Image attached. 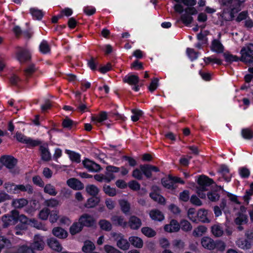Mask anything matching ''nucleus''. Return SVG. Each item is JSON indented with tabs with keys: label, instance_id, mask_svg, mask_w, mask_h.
Masks as SVG:
<instances>
[{
	"label": "nucleus",
	"instance_id": "56",
	"mask_svg": "<svg viewBox=\"0 0 253 253\" xmlns=\"http://www.w3.org/2000/svg\"><path fill=\"white\" fill-rule=\"evenodd\" d=\"M223 56L227 62L237 61L240 60L237 56L233 55L227 52L224 53Z\"/></svg>",
	"mask_w": 253,
	"mask_h": 253
},
{
	"label": "nucleus",
	"instance_id": "64",
	"mask_svg": "<svg viewBox=\"0 0 253 253\" xmlns=\"http://www.w3.org/2000/svg\"><path fill=\"white\" fill-rule=\"evenodd\" d=\"M74 125L75 123L68 118L64 119L62 122V126L65 128H71Z\"/></svg>",
	"mask_w": 253,
	"mask_h": 253
},
{
	"label": "nucleus",
	"instance_id": "22",
	"mask_svg": "<svg viewBox=\"0 0 253 253\" xmlns=\"http://www.w3.org/2000/svg\"><path fill=\"white\" fill-rule=\"evenodd\" d=\"M28 203V200L25 198H19L13 199L11 205L15 209H21L26 206Z\"/></svg>",
	"mask_w": 253,
	"mask_h": 253
},
{
	"label": "nucleus",
	"instance_id": "27",
	"mask_svg": "<svg viewBox=\"0 0 253 253\" xmlns=\"http://www.w3.org/2000/svg\"><path fill=\"white\" fill-rule=\"evenodd\" d=\"M12 246V244L10 240L4 236L0 237V253L2 249L4 248L10 249Z\"/></svg>",
	"mask_w": 253,
	"mask_h": 253
},
{
	"label": "nucleus",
	"instance_id": "54",
	"mask_svg": "<svg viewBox=\"0 0 253 253\" xmlns=\"http://www.w3.org/2000/svg\"><path fill=\"white\" fill-rule=\"evenodd\" d=\"M162 183L165 187L168 189L173 188V184L171 179V176H169V178L163 179L162 180Z\"/></svg>",
	"mask_w": 253,
	"mask_h": 253
},
{
	"label": "nucleus",
	"instance_id": "52",
	"mask_svg": "<svg viewBox=\"0 0 253 253\" xmlns=\"http://www.w3.org/2000/svg\"><path fill=\"white\" fill-rule=\"evenodd\" d=\"M187 216L188 218L192 222L198 223V219L197 216L195 215V209L194 208H190L187 211Z\"/></svg>",
	"mask_w": 253,
	"mask_h": 253
},
{
	"label": "nucleus",
	"instance_id": "59",
	"mask_svg": "<svg viewBox=\"0 0 253 253\" xmlns=\"http://www.w3.org/2000/svg\"><path fill=\"white\" fill-rule=\"evenodd\" d=\"M59 205V202L57 200L51 198L49 200L45 201V205L50 207L54 208L57 207Z\"/></svg>",
	"mask_w": 253,
	"mask_h": 253
},
{
	"label": "nucleus",
	"instance_id": "19",
	"mask_svg": "<svg viewBox=\"0 0 253 253\" xmlns=\"http://www.w3.org/2000/svg\"><path fill=\"white\" fill-rule=\"evenodd\" d=\"M15 194H18L21 192H27L29 194H32L33 193V188L30 184H18L15 186Z\"/></svg>",
	"mask_w": 253,
	"mask_h": 253
},
{
	"label": "nucleus",
	"instance_id": "60",
	"mask_svg": "<svg viewBox=\"0 0 253 253\" xmlns=\"http://www.w3.org/2000/svg\"><path fill=\"white\" fill-rule=\"evenodd\" d=\"M132 176L135 179L141 180L143 178V172L140 169H135L132 171Z\"/></svg>",
	"mask_w": 253,
	"mask_h": 253
},
{
	"label": "nucleus",
	"instance_id": "1",
	"mask_svg": "<svg viewBox=\"0 0 253 253\" xmlns=\"http://www.w3.org/2000/svg\"><path fill=\"white\" fill-rule=\"evenodd\" d=\"M213 182V180L207 176L204 175L200 176L198 180L197 193L201 199L206 198L205 192L209 190V188Z\"/></svg>",
	"mask_w": 253,
	"mask_h": 253
},
{
	"label": "nucleus",
	"instance_id": "63",
	"mask_svg": "<svg viewBox=\"0 0 253 253\" xmlns=\"http://www.w3.org/2000/svg\"><path fill=\"white\" fill-rule=\"evenodd\" d=\"M11 199V197L4 191L0 192V203H3Z\"/></svg>",
	"mask_w": 253,
	"mask_h": 253
},
{
	"label": "nucleus",
	"instance_id": "17",
	"mask_svg": "<svg viewBox=\"0 0 253 253\" xmlns=\"http://www.w3.org/2000/svg\"><path fill=\"white\" fill-rule=\"evenodd\" d=\"M67 185L75 190H81L84 188V185L77 179L72 178L67 181Z\"/></svg>",
	"mask_w": 253,
	"mask_h": 253
},
{
	"label": "nucleus",
	"instance_id": "53",
	"mask_svg": "<svg viewBox=\"0 0 253 253\" xmlns=\"http://www.w3.org/2000/svg\"><path fill=\"white\" fill-rule=\"evenodd\" d=\"M193 19V17L187 13L183 14L181 16V21L186 25L191 24Z\"/></svg>",
	"mask_w": 253,
	"mask_h": 253
},
{
	"label": "nucleus",
	"instance_id": "39",
	"mask_svg": "<svg viewBox=\"0 0 253 253\" xmlns=\"http://www.w3.org/2000/svg\"><path fill=\"white\" fill-rule=\"evenodd\" d=\"M100 199L98 197L93 196L88 199L85 207L87 208H91L96 206L99 202Z\"/></svg>",
	"mask_w": 253,
	"mask_h": 253
},
{
	"label": "nucleus",
	"instance_id": "61",
	"mask_svg": "<svg viewBox=\"0 0 253 253\" xmlns=\"http://www.w3.org/2000/svg\"><path fill=\"white\" fill-rule=\"evenodd\" d=\"M104 249L106 253H122L115 247L110 245L104 246Z\"/></svg>",
	"mask_w": 253,
	"mask_h": 253
},
{
	"label": "nucleus",
	"instance_id": "50",
	"mask_svg": "<svg viewBox=\"0 0 253 253\" xmlns=\"http://www.w3.org/2000/svg\"><path fill=\"white\" fill-rule=\"evenodd\" d=\"M247 222V216L243 213H240L235 218V222L237 225H242Z\"/></svg>",
	"mask_w": 253,
	"mask_h": 253
},
{
	"label": "nucleus",
	"instance_id": "38",
	"mask_svg": "<svg viewBox=\"0 0 253 253\" xmlns=\"http://www.w3.org/2000/svg\"><path fill=\"white\" fill-rule=\"evenodd\" d=\"M16 253H36L30 246L22 245L18 246Z\"/></svg>",
	"mask_w": 253,
	"mask_h": 253
},
{
	"label": "nucleus",
	"instance_id": "5",
	"mask_svg": "<svg viewBox=\"0 0 253 253\" xmlns=\"http://www.w3.org/2000/svg\"><path fill=\"white\" fill-rule=\"evenodd\" d=\"M45 244L43 241V237L39 235H35L34 237L33 242L31 243L30 246L34 251H42L44 248Z\"/></svg>",
	"mask_w": 253,
	"mask_h": 253
},
{
	"label": "nucleus",
	"instance_id": "44",
	"mask_svg": "<svg viewBox=\"0 0 253 253\" xmlns=\"http://www.w3.org/2000/svg\"><path fill=\"white\" fill-rule=\"evenodd\" d=\"M211 232L215 237H220L223 233V229L219 225H214L211 227Z\"/></svg>",
	"mask_w": 253,
	"mask_h": 253
},
{
	"label": "nucleus",
	"instance_id": "45",
	"mask_svg": "<svg viewBox=\"0 0 253 253\" xmlns=\"http://www.w3.org/2000/svg\"><path fill=\"white\" fill-rule=\"evenodd\" d=\"M30 13L34 18L38 20L41 19L43 15V13L41 10L36 8H31Z\"/></svg>",
	"mask_w": 253,
	"mask_h": 253
},
{
	"label": "nucleus",
	"instance_id": "26",
	"mask_svg": "<svg viewBox=\"0 0 253 253\" xmlns=\"http://www.w3.org/2000/svg\"><path fill=\"white\" fill-rule=\"evenodd\" d=\"M123 81L130 85H136L139 82V78L135 75H128L124 78Z\"/></svg>",
	"mask_w": 253,
	"mask_h": 253
},
{
	"label": "nucleus",
	"instance_id": "14",
	"mask_svg": "<svg viewBox=\"0 0 253 253\" xmlns=\"http://www.w3.org/2000/svg\"><path fill=\"white\" fill-rule=\"evenodd\" d=\"M47 243L48 246L53 250L56 252H61L62 250V247L59 241L54 238H51L47 240Z\"/></svg>",
	"mask_w": 253,
	"mask_h": 253
},
{
	"label": "nucleus",
	"instance_id": "62",
	"mask_svg": "<svg viewBox=\"0 0 253 253\" xmlns=\"http://www.w3.org/2000/svg\"><path fill=\"white\" fill-rule=\"evenodd\" d=\"M32 180L35 184L41 187L44 186V182L40 176L37 175L34 176L32 178Z\"/></svg>",
	"mask_w": 253,
	"mask_h": 253
},
{
	"label": "nucleus",
	"instance_id": "24",
	"mask_svg": "<svg viewBox=\"0 0 253 253\" xmlns=\"http://www.w3.org/2000/svg\"><path fill=\"white\" fill-rule=\"evenodd\" d=\"M150 217L152 220L161 221L164 219L163 213L158 210H152L149 212Z\"/></svg>",
	"mask_w": 253,
	"mask_h": 253
},
{
	"label": "nucleus",
	"instance_id": "6",
	"mask_svg": "<svg viewBox=\"0 0 253 253\" xmlns=\"http://www.w3.org/2000/svg\"><path fill=\"white\" fill-rule=\"evenodd\" d=\"M112 235L117 241V246L118 248L123 250H127L129 249V242L121 234L114 233Z\"/></svg>",
	"mask_w": 253,
	"mask_h": 253
},
{
	"label": "nucleus",
	"instance_id": "41",
	"mask_svg": "<svg viewBox=\"0 0 253 253\" xmlns=\"http://www.w3.org/2000/svg\"><path fill=\"white\" fill-rule=\"evenodd\" d=\"M150 197L155 201L161 204H165V199L156 192H152L150 194Z\"/></svg>",
	"mask_w": 253,
	"mask_h": 253
},
{
	"label": "nucleus",
	"instance_id": "13",
	"mask_svg": "<svg viewBox=\"0 0 253 253\" xmlns=\"http://www.w3.org/2000/svg\"><path fill=\"white\" fill-rule=\"evenodd\" d=\"M211 51L217 53H221L224 51V47L219 40H213L211 45Z\"/></svg>",
	"mask_w": 253,
	"mask_h": 253
},
{
	"label": "nucleus",
	"instance_id": "20",
	"mask_svg": "<svg viewBox=\"0 0 253 253\" xmlns=\"http://www.w3.org/2000/svg\"><path fill=\"white\" fill-rule=\"evenodd\" d=\"M141 221L138 217L135 216H131L130 217L128 221V225L131 229L136 230L141 226Z\"/></svg>",
	"mask_w": 253,
	"mask_h": 253
},
{
	"label": "nucleus",
	"instance_id": "43",
	"mask_svg": "<svg viewBox=\"0 0 253 253\" xmlns=\"http://www.w3.org/2000/svg\"><path fill=\"white\" fill-rule=\"evenodd\" d=\"M179 225L180 228L185 232L190 231L192 229V226L191 223L185 219L182 220Z\"/></svg>",
	"mask_w": 253,
	"mask_h": 253
},
{
	"label": "nucleus",
	"instance_id": "23",
	"mask_svg": "<svg viewBox=\"0 0 253 253\" xmlns=\"http://www.w3.org/2000/svg\"><path fill=\"white\" fill-rule=\"evenodd\" d=\"M208 211L203 209H200L197 213L198 221H200L204 223H209L210 219L207 217Z\"/></svg>",
	"mask_w": 253,
	"mask_h": 253
},
{
	"label": "nucleus",
	"instance_id": "46",
	"mask_svg": "<svg viewBox=\"0 0 253 253\" xmlns=\"http://www.w3.org/2000/svg\"><path fill=\"white\" fill-rule=\"evenodd\" d=\"M40 50L43 54H46L50 52V46L46 41H42L40 45Z\"/></svg>",
	"mask_w": 253,
	"mask_h": 253
},
{
	"label": "nucleus",
	"instance_id": "3",
	"mask_svg": "<svg viewBox=\"0 0 253 253\" xmlns=\"http://www.w3.org/2000/svg\"><path fill=\"white\" fill-rule=\"evenodd\" d=\"M19 218V212L16 210H12L9 214L3 215L1 217V220L4 227L16 224Z\"/></svg>",
	"mask_w": 253,
	"mask_h": 253
},
{
	"label": "nucleus",
	"instance_id": "15",
	"mask_svg": "<svg viewBox=\"0 0 253 253\" xmlns=\"http://www.w3.org/2000/svg\"><path fill=\"white\" fill-rule=\"evenodd\" d=\"M83 164L85 168L90 171H98L100 170L101 169L99 165L88 159L84 160L83 162Z\"/></svg>",
	"mask_w": 253,
	"mask_h": 253
},
{
	"label": "nucleus",
	"instance_id": "37",
	"mask_svg": "<svg viewBox=\"0 0 253 253\" xmlns=\"http://www.w3.org/2000/svg\"><path fill=\"white\" fill-rule=\"evenodd\" d=\"M100 228L103 230L109 231L112 229V224L106 219H101L99 222Z\"/></svg>",
	"mask_w": 253,
	"mask_h": 253
},
{
	"label": "nucleus",
	"instance_id": "29",
	"mask_svg": "<svg viewBox=\"0 0 253 253\" xmlns=\"http://www.w3.org/2000/svg\"><path fill=\"white\" fill-rule=\"evenodd\" d=\"M129 241L135 248H141L143 247V240L139 237L136 236L130 237L129 238Z\"/></svg>",
	"mask_w": 253,
	"mask_h": 253
},
{
	"label": "nucleus",
	"instance_id": "36",
	"mask_svg": "<svg viewBox=\"0 0 253 253\" xmlns=\"http://www.w3.org/2000/svg\"><path fill=\"white\" fill-rule=\"evenodd\" d=\"M207 230V228L203 225L199 226L193 231V235L196 237L202 236Z\"/></svg>",
	"mask_w": 253,
	"mask_h": 253
},
{
	"label": "nucleus",
	"instance_id": "16",
	"mask_svg": "<svg viewBox=\"0 0 253 253\" xmlns=\"http://www.w3.org/2000/svg\"><path fill=\"white\" fill-rule=\"evenodd\" d=\"M108 115L106 112H102L97 116H92L91 120L97 126H99L101 123L106 120Z\"/></svg>",
	"mask_w": 253,
	"mask_h": 253
},
{
	"label": "nucleus",
	"instance_id": "28",
	"mask_svg": "<svg viewBox=\"0 0 253 253\" xmlns=\"http://www.w3.org/2000/svg\"><path fill=\"white\" fill-rule=\"evenodd\" d=\"M43 187L44 192L50 196H55L58 193L54 186L50 183L46 184Z\"/></svg>",
	"mask_w": 253,
	"mask_h": 253
},
{
	"label": "nucleus",
	"instance_id": "55",
	"mask_svg": "<svg viewBox=\"0 0 253 253\" xmlns=\"http://www.w3.org/2000/svg\"><path fill=\"white\" fill-rule=\"evenodd\" d=\"M104 192L110 196H114L116 195V191L115 188L111 187L109 185H105L103 187Z\"/></svg>",
	"mask_w": 253,
	"mask_h": 253
},
{
	"label": "nucleus",
	"instance_id": "51",
	"mask_svg": "<svg viewBox=\"0 0 253 253\" xmlns=\"http://www.w3.org/2000/svg\"><path fill=\"white\" fill-rule=\"evenodd\" d=\"M131 112L133 115L131 116V120L133 122L137 121L139 119L140 117L143 114L142 111L136 109H132Z\"/></svg>",
	"mask_w": 253,
	"mask_h": 253
},
{
	"label": "nucleus",
	"instance_id": "30",
	"mask_svg": "<svg viewBox=\"0 0 253 253\" xmlns=\"http://www.w3.org/2000/svg\"><path fill=\"white\" fill-rule=\"evenodd\" d=\"M40 150L41 153L42 159L44 161H49L51 158V155L46 146H41Z\"/></svg>",
	"mask_w": 253,
	"mask_h": 253
},
{
	"label": "nucleus",
	"instance_id": "8",
	"mask_svg": "<svg viewBox=\"0 0 253 253\" xmlns=\"http://www.w3.org/2000/svg\"><path fill=\"white\" fill-rule=\"evenodd\" d=\"M201 243L205 249L209 250H213L216 247V243L213 240L207 236L202 238Z\"/></svg>",
	"mask_w": 253,
	"mask_h": 253
},
{
	"label": "nucleus",
	"instance_id": "47",
	"mask_svg": "<svg viewBox=\"0 0 253 253\" xmlns=\"http://www.w3.org/2000/svg\"><path fill=\"white\" fill-rule=\"evenodd\" d=\"M86 191L89 195L93 196L97 195L99 191L97 186L94 185H89L86 187Z\"/></svg>",
	"mask_w": 253,
	"mask_h": 253
},
{
	"label": "nucleus",
	"instance_id": "2",
	"mask_svg": "<svg viewBox=\"0 0 253 253\" xmlns=\"http://www.w3.org/2000/svg\"><path fill=\"white\" fill-rule=\"evenodd\" d=\"M240 60L249 65H253V43L246 44L240 50Z\"/></svg>",
	"mask_w": 253,
	"mask_h": 253
},
{
	"label": "nucleus",
	"instance_id": "34",
	"mask_svg": "<svg viewBox=\"0 0 253 253\" xmlns=\"http://www.w3.org/2000/svg\"><path fill=\"white\" fill-rule=\"evenodd\" d=\"M219 172L224 177L226 181L228 182L230 180L231 176L227 167L225 165H221L219 169Z\"/></svg>",
	"mask_w": 253,
	"mask_h": 253
},
{
	"label": "nucleus",
	"instance_id": "33",
	"mask_svg": "<svg viewBox=\"0 0 253 253\" xmlns=\"http://www.w3.org/2000/svg\"><path fill=\"white\" fill-rule=\"evenodd\" d=\"M95 249L94 244L90 241H86L84 242L82 247V251L85 253H90Z\"/></svg>",
	"mask_w": 253,
	"mask_h": 253
},
{
	"label": "nucleus",
	"instance_id": "31",
	"mask_svg": "<svg viewBox=\"0 0 253 253\" xmlns=\"http://www.w3.org/2000/svg\"><path fill=\"white\" fill-rule=\"evenodd\" d=\"M236 244L239 248L244 250L249 249L251 247L250 242L245 239H239L236 241Z\"/></svg>",
	"mask_w": 253,
	"mask_h": 253
},
{
	"label": "nucleus",
	"instance_id": "11",
	"mask_svg": "<svg viewBox=\"0 0 253 253\" xmlns=\"http://www.w3.org/2000/svg\"><path fill=\"white\" fill-rule=\"evenodd\" d=\"M1 161L3 165L10 169H13L17 163L16 160L10 156H3Z\"/></svg>",
	"mask_w": 253,
	"mask_h": 253
},
{
	"label": "nucleus",
	"instance_id": "48",
	"mask_svg": "<svg viewBox=\"0 0 253 253\" xmlns=\"http://www.w3.org/2000/svg\"><path fill=\"white\" fill-rule=\"evenodd\" d=\"M242 137L246 139H251L253 137V131L249 128H243L241 131Z\"/></svg>",
	"mask_w": 253,
	"mask_h": 253
},
{
	"label": "nucleus",
	"instance_id": "4",
	"mask_svg": "<svg viewBox=\"0 0 253 253\" xmlns=\"http://www.w3.org/2000/svg\"><path fill=\"white\" fill-rule=\"evenodd\" d=\"M15 137L19 142L25 143L28 146L35 147L40 144V142L39 141L33 140L30 137H27L20 132H17Z\"/></svg>",
	"mask_w": 253,
	"mask_h": 253
},
{
	"label": "nucleus",
	"instance_id": "9",
	"mask_svg": "<svg viewBox=\"0 0 253 253\" xmlns=\"http://www.w3.org/2000/svg\"><path fill=\"white\" fill-rule=\"evenodd\" d=\"M237 11L234 8L229 9H224L222 12L221 16L222 18L227 21H232L235 17V14Z\"/></svg>",
	"mask_w": 253,
	"mask_h": 253
},
{
	"label": "nucleus",
	"instance_id": "42",
	"mask_svg": "<svg viewBox=\"0 0 253 253\" xmlns=\"http://www.w3.org/2000/svg\"><path fill=\"white\" fill-rule=\"evenodd\" d=\"M141 232L145 236L149 238L153 237L156 234V232L155 230L148 227L142 228Z\"/></svg>",
	"mask_w": 253,
	"mask_h": 253
},
{
	"label": "nucleus",
	"instance_id": "18",
	"mask_svg": "<svg viewBox=\"0 0 253 253\" xmlns=\"http://www.w3.org/2000/svg\"><path fill=\"white\" fill-rule=\"evenodd\" d=\"M113 224L115 225L120 226L123 228L126 227L127 225V222L125 220L124 217L117 215H113L111 218Z\"/></svg>",
	"mask_w": 253,
	"mask_h": 253
},
{
	"label": "nucleus",
	"instance_id": "21",
	"mask_svg": "<svg viewBox=\"0 0 253 253\" xmlns=\"http://www.w3.org/2000/svg\"><path fill=\"white\" fill-rule=\"evenodd\" d=\"M31 58L30 53L27 49H21L17 54V58L20 62H24Z\"/></svg>",
	"mask_w": 253,
	"mask_h": 253
},
{
	"label": "nucleus",
	"instance_id": "32",
	"mask_svg": "<svg viewBox=\"0 0 253 253\" xmlns=\"http://www.w3.org/2000/svg\"><path fill=\"white\" fill-rule=\"evenodd\" d=\"M83 225L80 221L74 223L70 228V232L72 235H75L82 230Z\"/></svg>",
	"mask_w": 253,
	"mask_h": 253
},
{
	"label": "nucleus",
	"instance_id": "25",
	"mask_svg": "<svg viewBox=\"0 0 253 253\" xmlns=\"http://www.w3.org/2000/svg\"><path fill=\"white\" fill-rule=\"evenodd\" d=\"M52 234L60 239H65L68 236L67 232L61 227H55L52 230Z\"/></svg>",
	"mask_w": 253,
	"mask_h": 253
},
{
	"label": "nucleus",
	"instance_id": "7",
	"mask_svg": "<svg viewBox=\"0 0 253 253\" xmlns=\"http://www.w3.org/2000/svg\"><path fill=\"white\" fill-rule=\"evenodd\" d=\"M178 3L176 4L174 6V9L175 11L179 13H182L183 11V7L181 5V3H183L186 6H194L197 2L196 0H174Z\"/></svg>",
	"mask_w": 253,
	"mask_h": 253
},
{
	"label": "nucleus",
	"instance_id": "49",
	"mask_svg": "<svg viewBox=\"0 0 253 253\" xmlns=\"http://www.w3.org/2000/svg\"><path fill=\"white\" fill-rule=\"evenodd\" d=\"M140 169L147 178H150L152 176L151 170L150 169V165H143L140 166Z\"/></svg>",
	"mask_w": 253,
	"mask_h": 253
},
{
	"label": "nucleus",
	"instance_id": "57",
	"mask_svg": "<svg viewBox=\"0 0 253 253\" xmlns=\"http://www.w3.org/2000/svg\"><path fill=\"white\" fill-rule=\"evenodd\" d=\"M50 211L47 208H44L39 212V216L42 220H46L49 216Z\"/></svg>",
	"mask_w": 253,
	"mask_h": 253
},
{
	"label": "nucleus",
	"instance_id": "10",
	"mask_svg": "<svg viewBox=\"0 0 253 253\" xmlns=\"http://www.w3.org/2000/svg\"><path fill=\"white\" fill-rule=\"evenodd\" d=\"M79 221L82 223L83 226L90 227L93 225L94 219L92 216L85 213L83 214L79 218Z\"/></svg>",
	"mask_w": 253,
	"mask_h": 253
},
{
	"label": "nucleus",
	"instance_id": "58",
	"mask_svg": "<svg viewBox=\"0 0 253 253\" xmlns=\"http://www.w3.org/2000/svg\"><path fill=\"white\" fill-rule=\"evenodd\" d=\"M249 18V14L247 11H243L240 12L235 19V20L240 22L244 20H246Z\"/></svg>",
	"mask_w": 253,
	"mask_h": 253
},
{
	"label": "nucleus",
	"instance_id": "35",
	"mask_svg": "<svg viewBox=\"0 0 253 253\" xmlns=\"http://www.w3.org/2000/svg\"><path fill=\"white\" fill-rule=\"evenodd\" d=\"M119 203L122 211L126 214H128L130 208L129 203L125 200H119Z\"/></svg>",
	"mask_w": 253,
	"mask_h": 253
},
{
	"label": "nucleus",
	"instance_id": "12",
	"mask_svg": "<svg viewBox=\"0 0 253 253\" xmlns=\"http://www.w3.org/2000/svg\"><path fill=\"white\" fill-rule=\"evenodd\" d=\"M164 229L167 232H176L179 230L180 225L177 221L172 219L170 221L169 224L165 226Z\"/></svg>",
	"mask_w": 253,
	"mask_h": 253
},
{
	"label": "nucleus",
	"instance_id": "40",
	"mask_svg": "<svg viewBox=\"0 0 253 253\" xmlns=\"http://www.w3.org/2000/svg\"><path fill=\"white\" fill-rule=\"evenodd\" d=\"M16 184L14 183L7 182L4 183L3 187L5 191L9 193L15 194Z\"/></svg>",
	"mask_w": 253,
	"mask_h": 253
}]
</instances>
